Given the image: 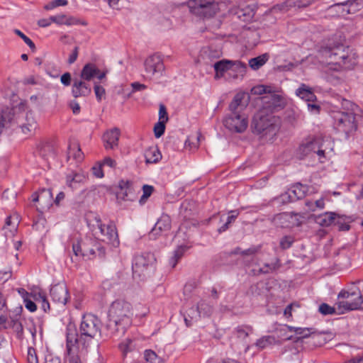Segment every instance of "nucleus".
I'll use <instances>...</instances> for the list:
<instances>
[{
    "mask_svg": "<svg viewBox=\"0 0 363 363\" xmlns=\"http://www.w3.org/2000/svg\"><path fill=\"white\" fill-rule=\"evenodd\" d=\"M91 93V87L89 82L81 78L74 77L72 86V94L74 98L86 97Z\"/></svg>",
    "mask_w": 363,
    "mask_h": 363,
    "instance_id": "nucleus-16",
    "label": "nucleus"
},
{
    "mask_svg": "<svg viewBox=\"0 0 363 363\" xmlns=\"http://www.w3.org/2000/svg\"><path fill=\"white\" fill-rule=\"evenodd\" d=\"M274 340V338L272 336H264L257 340L256 346L260 349H264L271 345Z\"/></svg>",
    "mask_w": 363,
    "mask_h": 363,
    "instance_id": "nucleus-47",
    "label": "nucleus"
},
{
    "mask_svg": "<svg viewBox=\"0 0 363 363\" xmlns=\"http://www.w3.org/2000/svg\"><path fill=\"white\" fill-rule=\"evenodd\" d=\"M155 261V256L151 252L136 255L132 266L133 278L143 280L148 275Z\"/></svg>",
    "mask_w": 363,
    "mask_h": 363,
    "instance_id": "nucleus-7",
    "label": "nucleus"
},
{
    "mask_svg": "<svg viewBox=\"0 0 363 363\" xmlns=\"http://www.w3.org/2000/svg\"><path fill=\"white\" fill-rule=\"evenodd\" d=\"M169 120L168 114L167 112V109L164 105L160 104V110H159V121L167 123Z\"/></svg>",
    "mask_w": 363,
    "mask_h": 363,
    "instance_id": "nucleus-57",
    "label": "nucleus"
},
{
    "mask_svg": "<svg viewBox=\"0 0 363 363\" xmlns=\"http://www.w3.org/2000/svg\"><path fill=\"white\" fill-rule=\"evenodd\" d=\"M281 260L276 257L272 263H265L264 266L259 269L257 274H267L272 273L281 267Z\"/></svg>",
    "mask_w": 363,
    "mask_h": 363,
    "instance_id": "nucleus-28",
    "label": "nucleus"
},
{
    "mask_svg": "<svg viewBox=\"0 0 363 363\" xmlns=\"http://www.w3.org/2000/svg\"><path fill=\"white\" fill-rule=\"evenodd\" d=\"M154 191V187L150 185L145 184L143 186V195L140 199V203H144L147 199L151 196Z\"/></svg>",
    "mask_w": 363,
    "mask_h": 363,
    "instance_id": "nucleus-45",
    "label": "nucleus"
},
{
    "mask_svg": "<svg viewBox=\"0 0 363 363\" xmlns=\"http://www.w3.org/2000/svg\"><path fill=\"white\" fill-rule=\"evenodd\" d=\"M303 330H306V332H303L301 336H294V335H289L286 336L284 338V340H292L295 342H298L301 340L303 338H306L309 337L311 334L313 333V331H312V328H303Z\"/></svg>",
    "mask_w": 363,
    "mask_h": 363,
    "instance_id": "nucleus-43",
    "label": "nucleus"
},
{
    "mask_svg": "<svg viewBox=\"0 0 363 363\" xmlns=\"http://www.w3.org/2000/svg\"><path fill=\"white\" fill-rule=\"evenodd\" d=\"M196 306L201 317L208 316L212 312V307L204 301H199Z\"/></svg>",
    "mask_w": 363,
    "mask_h": 363,
    "instance_id": "nucleus-41",
    "label": "nucleus"
},
{
    "mask_svg": "<svg viewBox=\"0 0 363 363\" xmlns=\"http://www.w3.org/2000/svg\"><path fill=\"white\" fill-rule=\"evenodd\" d=\"M335 213L325 212L315 217V223L323 227H328L333 224Z\"/></svg>",
    "mask_w": 363,
    "mask_h": 363,
    "instance_id": "nucleus-30",
    "label": "nucleus"
},
{
    "mask_svg": "<svg viewBox=\"0 0 363 363\" xmlns=\"http://www.w3.org/2000/svg\"><path fill=\"white\" fill-rule=\"evenodd\" d=\"M87 247V242H77L76 243H73L72 245V250L74 252V254L77 256H82L84 257V255L87 254L86 250Z\"/></svg>",
    "mask_w": 363,
    "mask_h": 363,
    "instance_id": "nucleus-39",
    "label": "nucleus"
},
{
    "mask_svg": "<svg viewBox=\"0 0 363 363\" xmlns=\"http://www.w3.org/2000/svg\"><path fill=\"white\" fill-rule=\"evenodd\" d=\"M224 125L229 130L242 133L248 125V121L245 114L241 113H230L224 119Z\"/></svg>",
    "mask_w": 363,
    "mask_h": 363,
    "instance_id": "nucleus-12",
    "label": "nucleus"
},
{
    "mask_svg": "<svg viewBox=\"0 0 363 363\" xmlns=\"http://www.w3.org/2000/svg\"><path fill=\"white\" fill-rule=\"evenodd\" d=\"M145 161L147 163H155L161 158V155L157 148H149L146 150Z\"/></svg>",
    "mask_w": 363,
    "mask_h": 363,
    "instance_id": "nucleus-36",
    "label": "nucleus"
},
{
    "mask_svg": "<svg viewBox=\"0 0 363 363\" xmlns=\"http://www.w3.org/2000/svg\"><path fill=\"white\" fill-rule=\"evenodd\" d=\"M120 133V130L117 128H114L104 134L103 139L106 149H113L118 146Z\"/></svg>",
    "mask_w": 363,
    "mask_h": 363,
    "instance_id": "nucleus-20",
    "label": "nucleus"
},
{
    "mask_svg": "<svg viewBox=\"0 0 363 363\" xmlns=\"http://www.w3.org/2000/svg\"><path fill=\"white\" fill-rule=\"evenodd\" d=\"M337 298L345 299L335 303V306H337V314L363 308V296L357 287L353 286L349 291L342 290Z\"/></svg>",
    "mask_w": 363,
    "mask_h": 363,
    "instance_id": "nucleus-4",
    "label": "nucleus"
},
{
    "mask_svg": "<svg viewBox=\"0 0 363 363\" xmlns=\"http://www.w3.org/2000/svg\"><path fill=\"white\" fill-rule=\"evenodd\" d=\"M188 6L193 14L203 18H211L220 10L219 3L216 0H190Z\"/></svg>",
    "mask_w": 363,
    "mask_h": 363,
    "instance_id": "nucleus-9",
    "label": "nucleus"
},
{
    "mask_svg": "<svg viewBox=\"0 0 363 363\" xmlns=\"http://www.w3.org/2000/svg\"><path fill=\"white\" fill-rule=\"evenodd\" d=\"M318 311L321 314L325 315L337 313L336 311H337V306H336V307H332L328 304L323 303L320 305Z\"/></svg>",
    "mask_w": 363,
    "mask_h": 363,
    "instance_id": "nucleus-44",
    "label": "nucleus"
},
{
    "mask_svg": "<svg viewBox=\"0 0 363 363\" xmlns=\"http://www.w3.org/2000/svg\"><path fill=\"white\" fill-rule=\"evenodd\" d=\"M144 65L146 73L150 76L162 72L164 68L163 61L158 55H152L148 57L145 60Z\"/></svg>",
    "mask_w": 363,
    "mask_h": 363,
    "instance_id": "nucleus-15",
    "label": "nucleus"
},
{
    "mask_svg": "<svg viewBox=\"0 0 363 363\" xmlns=\"http://www.w3.org/2000/svg\"><path fill=\"white\" fill-rule=\"evenodd\" d=\"M65 25L73 26V25H82L86 26L87 23L85 21L80 20L74 16H66Z\"/></svg>",
    "mask_w": 363,
    "mask_h": 363,
    "instance_id": "nucleus-53",
    "label": "nucleus"
},
{
    "mask_svg": "<svg viewBox=\"0 0 363 363\" xmlns=\"http://www.w3.org/2000/svg\"><path fill=\"white\" fill-rule=\"evenodd\" d=\"M37 152L42 158L46 160L54 155L53 147L48 143H40L37 147Z\"/></svg>",
    "mask_w": 363,
    "mask_h": 363,
    "instance_id": "nucleus-29",
    "label": "nucleus"
},
{
    "mask_svg": "<svg viewBox=\"0 0 363 363\" xmlns=\"http://www.w3.org/2000/svg\"><path fill=\"white\" fill-rule=\"evenodd\" d=\"M235 330L237 333V337L245 340L249 336V332L252 331V328L249 325H240L238 326Z\"/></svg>",
    "mask_w": 363,
    "mask_h": 363,
    "instance_id": "nucleus-42",
    "label": "nucleus"
},
{
    "mask_svg": "<svg viewBox=\"0 0 363 363\" xmlns=\"http://www.w3.org/2000/svg\"><path fill=\"white\" fill-rule=\"evenodd\" d=\"M351 219L350 217L341 216L335 213L334 225L337 226L340 231H347L350 228V223Z\"/></svg>",
    "mask_w": 363,
    "mask_h": 363,
    "instance_id": "nucleus-27",
    "label": "nucleus"
},
{
    "mask_svg": "<svg viewBox=\"0 0 363 363\" xmlns=\"http://www.w3.org/2000/svg\"><path fill=\"white\" fill-rule=\"evenodd\" d=\"M186 247L185 246H179L174 252V255L169 259V264L172 268L175 267L179 260L183 257Z\"/></svg>",
    "mask_w": 363,
    "mask_h": 363,
    "instance_id": "nucleus-37",
    "label": "nucleus"
},
{
    "mask_svg": "<svg viewBox=\"0 0 363 363\" xmlns=\"http://www.w3.org/2000/svg\"><path fill=\"white\" fill-rule=\"evenodd\" d=\"M99 72V69L96 67V65L94 63H87L86 64L80 72L79 78L85 80L86 82H90L97 73Z\"/></svg>",
    "mask_w": 363,
    "mask_h": 363,
    "instance_id": "nucleus-22",
    "label": "nucleus"
},
{
    "mask_svg": "<svg viewBox=\"0 0 363 363\" xmlns=\"http://www.w3.org/2000/svg\"><path fill=\"white\" fill-rule=\"evenodd\" d=\"M269 58V54H262L258 57L250 59L249 60V65L253 70H257L268 61Z\"/></svg>",
    "mask_w": 363,
    "mask_h": 363,
    "instance_id": "nucleus-32",
    "label": "nucleus"
},
{
    "mask_svg": "<svg viewBox=\"0 0 363 363\" xmlns=\"http://www.w3.org/2000/svg\"><path fill=\"white\" fill-rule=\"evenodd\" d=\"M94 89L97 100L100 101L101 100L102 96L105 94V89L102 86L98 84L97 83H95Z\"/></svg>",
    "mask_w": 363,
    "mask_h": 363,
    "instance_id": "nucleus-59",
    "label": "nucleus"
},
{
    "mask_svg": "<svg viewBox=\"0 0 363 363\" xmlns=\"http://www.w3.org/2000/svg\"><path fill=\"white\" fill-rule=\"evenodd\" d=\"M133 314V308L130 303L124 300L113 301L109 308L108 321L105 325L107 333L101 334L102 340L107 341L124 335L132 324Z\"/></svg>",
    "mask_w": 363,
    "mask_h": 363,
    "instance_id": "nucleus-1",
    "label": "nucleus"
},
{
    "mask_svg": "<svg viewBox=\"0 0 363 363\" xmlns=\"http://www.w3.org/2000/svg\"><path fill=\"white\" fill-rule=\"evenodd\" d=\"M296 94L298 96L308 102L314 101L316 99V96L312 89L304 84H302L296 89Z\"/></svg>",
    "mask_w": 363,
    "mask_h": 363,
    "instance_id": "nucleus-26",
    "label": "nucleus"
},
{
    "mask_svg": "<svg viewBox=\"0 0 363 363\" xmlns=\"http://www.w3.org/2000/svg\"><path fill=\"white\" fill-rule=\"evenodd\" d=\"M67 184L71 188H76V184L84 183L86 180V176L81 172H72L67 175Z\"/></svg>",
    "mask_w": 363,
    "mask_h": 363,
    "instance_id": "nucleus-31",
    "label": "nucleus"
},
{
    "mask_svg": "<svg viewBox=\"0 0 363 363\" xmlns=\"http://www.w3.org/2000/svg\"><path fill=\"white\" fill-rule=\"evenodd\" d=\"M27 363H38L35 350L32 347L28 349Z\"/></svg>",
    "mask_w": 363,
    "mask_h": 363,
    "instance_id": "nucleus-54",
    "label": "nucleus"
},
{
    "mask_svg": "<svg viewBox=\"0 0 363 363\" xmlns=\"http://www.w3.org/2000/svg\"><path fill=\"white\" fill-rule=\"evenodd\" d=\"M165 123L163 122L158 121L154 126L155 136L158 138L161 137L165 130Z\"/></svg>",
    "mask_w": 363,
    "mask_h": 363,
    "instance_id": "nucleus-52",
    "label": "nucleus"
},
{
    "mask_svg": "<svg viewBox=\"0 0 363 363\" xmlns=\"http://www.w3.org/2000/svg\"><path fill=\"white\" fill-rule=\"evenodd\" d=\"M101 320L94 314L87 313L82 316L79 325V334H78V345H81L83 349H87L92 345L94 337L107 330L104 328L101 330Z\"/></svg>",
    "mask_w": 363,
    "mask_h": 363,
    "instance_id": "nucleus-3",
    "label": "nucleus"
},
{
    "mask_svg": "<svg viewBox=\"0 0 363 363\" xmlns=\"http://www.w3.org/2000/svg\"><path fill=\"white\" fill-rule=\"evenodd\" d=\"M93 240H89L90 243H87L86 250L87 254L84 255V257H87L88 259H91V257L96 255L95 247H94V243H91Z\"/></svg>",
    "mask_w": 363,
    "mask_h": 363,
    "instance_id": "nucleus-62",
    "label": "nucleus"
},
{
    "mask_svg": "<svg viewBox=\"0 0 363 363\" xmlns=\"http://www.w3.org/2000/svg\"><path fill=\"white\" fill-rule=\"evenodd\" d=\"M324 141L320 137H313L306 138L299 146L297 150V155L299 159H303L305 157L316 154L319 160L325 158V151L323 149Z\"/></svg>",
    "mask_w": 363,
    "mask_h": 363,
    "instance_id": "nucleus-8",
    "label": "nucleus"
},
{
    "mask_svg": "<svg viewBox=\"0 0 363 363\" xmlns=\"http://www.w3.org/2000/svg\"><path fill=\"white\" fill-rule=\"evenodd\" d=\"M67 157L68 159L72 157L77 162H80L83 160V153L79 147V144L72 143L69 145Z\"/></svg>",
    "mask_w": 363,
    "mask_h": 363,
    "instance_id": "nucleus-33",
    "label": "nucleus"
},
{
    "mask_svg": "<svg viewBox=\"0 0 363 363\" xmlns=\"http://www.w3.org/2000/svg\"><path fill=\"white\" fill-rule=\"evenodd\" d=\"M155 225L165 234L171 228V218L167 214H162Z\"/></svg>",
    "mask_w": 363,
    "mask_h": 363,
    "instance_id": "nucleus-34",
    "label": "nucleus"
},
{
    "mask_svg": "<svg viewBox=\"0 0 363 363\" xmlns=\"http://www.w3.org/2000/svg\"><path fill=\"white\" fill-rule=\"evenodd\" d=\"M96 225L93 224V227H96L99 230L103 241L107 242L112 245L116 247L119 245V240L116 225L111 223L108 225L102 224L100 217L97 215L94 216Z\"/></svg>",
    "mask_w": 363,
    "mask_h": 363,
    "instance_id": "nucleus-11",
    "label": "nucleus"
},
{
    "mask_svg": "<svg viewBox=\"0 0 363 363\" xmlns=\"http://www.w3.org/2000/svg\"><path fill=\"white\" fill-rule=\"evenodd\" d=\"M260 250V246H254L252 247H250L245 250H241L240 248L238 247L235 253V254H240L242 256H248L251 257V259L252 260L254 258V255L257 253Z\"/></svg>",
    "mask_w": 363,
    "mask_h": 363,
    "instance_id": "nucleus-40",
    "label": "nucleus"
},
{
    "mask_svg": "<svg viewBox=\"0 0 363 363\" xmlns=\"http://www.w3.org/2000/svg\"><path fill=\"white\" fill-rule=\"evenodd\" d=\"M119 191L117 196L123 200H130V195L133 194V183L129 180H121L118 182Z\"/></svg>",
    "mask_w": 363,
    "mask_h": 363,
    "instance_id": "nucleus-21",
    "label": "nucleus"
},
{
    "mask_svg": "<svg viewBox=\"0 0 363 363\" xmlns=\"http://www.w3.org/2000/svg\"><path fill=\"white\" fill-rule=\"evenodd\" d=\"M255 13V12L251 6H246L242 8L237 9L235 12V16L243 22H248L253 18Z\"/></svg>",
    "mask_w": 363,
    "mask_h": 363,
    "instance_id": "nucleus-24",
    "label": "nucleus"
},
{
    "mask_svg": "<svg viewBox=\"0 0 363 363\" xmlns=\"http://www.w3.org/2000/svg\"><path fill=\"white\" fill-rule=\"evenodd\" d=\"M20 115L16 113V108H4L0 112V134L4 128H9L19 123Z\"/></svg>",
    "mask_w": 363,
    "mask_h": 363,
    "instance_id": "nucleus-14",
    "label": "nucleus"
},
{
    "mask_svg": "<svg viewBox=\"0 0 363 363\" xmlns=\"http://www.w3.org/2000/svg\"><path fill=\"white\" fill-rule=\"evenodd\" d=\"M20 115L19 123L17 125L21 128L22 132L24 134L32 133L37 127L36 121L33 116L32 113H18Z\"/></svg>",
    "mask_w": 363,
    "mask_h": 363,
    "instance_id": "nucleus-17",
    "label": "nucleus"
},
{
    "mask_svg": "<svg viewBox=\"0 0 363 363\" xmlns=\"http://www.w3.org/2000/svg\"><path fill=\"white\" fill-rule=\"evenodd\" d=\"M144 358L147 362L159 363V359L157 354L151 350H145L144 354Z\"/></svg>",
    "mask_w": 363,
    "mask_h": 363,
    "instance_id": "nucleus-48",
    "label": "nucleus"
},
{
    "mask_svg": "<svg viewBox=\"0 0 363 363\" xmlns=\"http://www.w3.org/2000/svg\"><path fill=\"white\" fill-rule=\"evenodd\" d=\"M60 82L65 86H69L72 82V77H71L70 73L65 72V74H63L61 76Z\"/></svg>",
    "mask_w": 363,
    "mask_h": 363,
    "instance_id": "nucleus-64",
    "label": "nucleus"
},
{
    "mask_svg": "<svg viewBox=\"0 0 363 363\" xmlns=\"http://www.w3.org/2000/svg\"><path fill=\"white\" fill-rule=\"evenodd\" d=\"M336 130L346 137L357 129L355 116L352 112H339L333 116Z\"/></svg>",
    "mask_w": 363,
    "mask_h": 363,
    "instance_id": "nucleus-10",
    "label": "nucleus"
},
{
    "mask_svg": "<svg viewBox=\"0 0 363 363\" xmlns=\"http://www.w3.org/2000/svg\"><path fill=\"white\" fill-rule=\"evenodd\" d=\"M294 242V238L291 236H284L280 240V247L282 250L289 248Z\"/></svg>",
    "mask_w": 363,
    "mask_h": 363,
    "instance_id": "nucleus-55",
    "label": "nucleus"
},
{
    "mask_svg": "<svg viewBox=\"0 0 363 363\" xmlns=\"http://www.w3.org/2000/svg\"><path fill=\"white\" fill-rule=\"evenodd\" d=\"M262 108L265 112L272 114L273 112L282 109L285 106V100L279 94L265 95L261 97Z\"/></svg>",
    "mask_w": 363,
    "mask_h": 363,
    "instance_id": "nucleus-13",
    "label": "nucleus"
},
{
    "mask_svg": "<svg viewBox=\"0 0 363 363\" xmlns=\"http://www.w3.org/2000/svg\"><path fill=\"white\" fill-rule=\"evenodd\" d=\"M231 60H221L214 63L213 67L215 69V79H220L224 75L225 72L229 73L230 69Z\"/></svg>",
    "mask_w": 363,
    "mask_h": 363,
    "instance_id": "nucleus-25",
    "label": "nucleus"
},
{
    "mask_svg": "<svg viewBox=\"0 0 363 363\" xmlns=\"http://www.w3.org/2000/svg\"><path fill=\"white\" fill-rule=\"evenodd\" d=\"M320 52L330 62L338 64L346 69H352L357 64V55L348 46L337 43L322 47Z\"/></svg>",
    "mask_w": 363,
    "mask_h": 363,
    "instance_id": "nucleus-2",
    "label": "nucleus"
},
{
    "mask_svg": "<svg viewBox=\"0 0 363 363\" xmlns=\"http://www.w3.org/2000/svg\"><path fill=\"white\" fill-rule=\"evenodd\" d=\"M91 243H94V247H95L96 255L99 258H104L106 255V250L105 248L101 246V245L96 241L94 240L91 242Z\"/></svg>",
    "mask_w": 363,
    "mask_h": 363,
    "instance_id": "nucleus-56",
    "label": "nucleus"
},
{
    "mask_svg": "<svg viewBox=\"0 0 363 363\" xmlns=\"http://www.w3.org/2000/svg\"><path fill=\"white\" fill-rule=\"evenodd\" d=\"M12 328L16 333L18 337L21 338L23 333V328L21 323L18 319H11L7 323V325L4 327Z\"/></svg>",
    "mask_w": 363,
    "mask_h": 363,
    "instance_id": "nucleus-38",
    "label": "nucleus"
},
{
    "mask_svg": "<svg viewBox=\"0 0 363 363\" xmlns=\"http://www.w3.org/2000/svg\"><path fill=\"white\" fill-rule=\"evenodd\" d=\"M243 99V95L241 94H237L229 105V110L230 113H241L242 108L241 106V102Z\"/></svg>",
    "mask_w": 363,
    "mask_h": 363,
    "instance_id": "nucleus-35",
    "label": "nucleus"
},
{
    "mask_svg": "<svg viewBox=\"0 0 363 363\" xmlns=\"http://www.w3.org/2000/svg\"><path fill=\"white\" fill-rule=\"evenodd\" d=\"M48 196L49 199L52 198V195L50 189H43L39 195L37 193H34L32 195L33 201H40V200L43 199V196Z\"/></svg>",
    "mask_w": 363,
    "mask_h": 363,
    "instance_id": "nucleus-50",
    "label": "nucleus"
},
{
    "mask_svg": "<svg viewBox=\"0 0 363 363\" xmlns=\"http://www.w3.org/2000/svg\"><path fill=\"white\" fill-rule=\"evenodd\" d=\"M196 287V284L195 281L188 282L185 284L184 287V296L189 297L191 292Z\"/></svg>",
    "mask_w": 363,
    "mask_h": 363,
    "instance_id": "nucleus-60",
    "label": "nucleus"
},
{
    "mask_svg": "<svg viewBox=\"0 0 363 363\" xmlns=\"http://www.w3.org/2000/svg\"><path fill=\"white\" fill-rule=\"evenodd\" d=\"M67 0H53L44 6L45 10H51L57 6L67 5Z\"/></svg>",
    "mask_w": 363,
    "mask_h": 363,
    "instance_id": "nucleus-51",
    "label": "nucleus"
},
{
    "mask_svg": "<svg viewBox=\"0 0 363 363\" xmlns=\"http://www.w3.org/2000/svg\"><path fill=\"white\" fill-rule=\"evenodd\" d=\"M288 330L289 332H294L295 336H301L303 332H306V330H303V328H296L289 325H284L283 328L280 330V332L286 331Z\"/></svg>",
    "mask_w": 363,
    "mask_h": 363,
    "instance_id": "nucleus-58",
    "label": "nucleus"
},
{
    "mask_svg": "<svg viewBox=\"0 0 363 363\" xmlns=\"http://www.w3.org/2000/svg\"><path fill=\"white\" fill-rule=\"evenodd\" d=\"M230 68L229 75L236 79L239 77L244 76L247 70V65L240 61L231 60V65Z\"/></svg>",
    "mask_w": 363,
    "mask_h": 363,
    "instance_id": "nucleus-23",
    "label": "nucleus"
},
{
    "mask_svg": "<svg viewBox=\"0 0 363 363\" xmlns=\"http://www.w3.org/2000/svg\"><path fill=\"white\" fill-rule=\"evenodd\" d=\"M308 189L307 186L298 183L294 185L286 194L281 196L282 200L293 202L298 199H303Z\"/></svg>",
    "mask_w": 363,
    "mask_h": 363,
    "instance_id": "nucleus-18",
    "label": "nucleus"
},
{
    "mask_svg": "<svg viewBox=\"0 0 363 363\" xmlns=\"http://www.w3.org/2000/svg\"><path fill=\"white\" fill-rule=\"evenodd\" d=\"M65 360L68 363H85L79 354L78 333L74 328L66 330V352Z\"/></svg>",
    "mask_w": 363,
    "mask_h": 363,
    "instance_id": "nucleus-6",
    "label": "nucleus"
},
{
    "mask_svg": "<svg viewBox=\"0 0 363 363\" xmlns=\"http://www.w3.org/2000/svg\"><path fill=\"white\" fill-rule=\"evenodd\" d=\"M278 121V118L272 113L260 110L254 116L251 127L253 133L257 134H273L277 130Z\"/></svg>",
    "mask_w": 363,
    "mask_h": 363,
    "instance_id": "nucleus-5",
    "label": "nucleus"
},
{
    "mask_svg": "<svg viewBox=\"0 0 363 363\" xmlns=\"http://www.w3.org/2000/svg\"><path fill=\"white\" fill-rule=\"evenodd\" d=\"M162 234H164L161 230H160L157 226H154L151 231L149 233V238L150 240H156L158 237L161 236Z\"/></svg>",
    "mask_w": 363,
    "mask_h": 363,
    "instance_id": "nucleus-63",
    "label": "nucleus"
},
{
    "mask_svg": "<svg viewBox=\"0 0 363 363\" xmlns=\"http://www.w3.org/2000/svg\"><path fill=\"white\" fill-rule=\"evenodd\" d=\"M14 33L18 35L19 36L24 42L26 44H27L29 48L33 51L35 50V45L34 44V43L28 38L27 37L25 34H23L20 30L18 29H15L14 30Z\"/></svg>",
    "mask_w": 363,
    "mask_h": 363,
    "instance_id": "nucleus-49",
    "label": "nucleus"
},
{
    "mask_svg": "<svg viewBox=\"0 0 363 363\" xmlns=\"http://www.w3.org/2000/svg\"><path fill=\"white\" fill-rule=\"evenodd\" d=\"M66 16H67V15H65V14H59V15H56V16H50V20L52 21V23H57L58 25H63V24L65 25V21H66Z\"/></svg>",
    "mask_w": 363,
    "mask_h": 363,
    "instance_id": "nucleus-61",
    "label": "nucleus"
},
{
    "mask_svg": "<svg viewBox=\"0 0 363 363\" xmlns=\"http://www.w3.org/2000/svg\"><path fill=\"white\" fill-rule=\"evenodd\" d=\"M50 296L53 302L65 306L69 298L67 287L62 284H56L50 289Z\"/></svg>",
    "mask_w": 363,
    "mask_h": 363,
    "instance_id": "nucleus-19",
    "label": "nucleus"
},
{
    "mask_svg": "<svg viewBox=\"0 0 363 363\" xmlns=\"http://www.w3.org/2000/svg\"><path fill=\"white\" fill-rule=\"evenodd\" d=\"M38 297H36L35 300L41 303V308L45 312H47L50 310V303L46 298V296L43 292H39L38 294Z\"/></svg>",
    "mask_w": 363,
    "mask_h": 363,
    "instance_id": "nucleus-46",
    "label": "nucleus"
}]
</instances>
